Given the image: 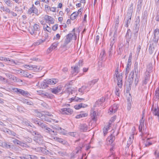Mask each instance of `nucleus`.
<instances>
[{
  "instance_id": "f257e3e1",
  "label": "nucleus",
  "mask_w": 159,
  "mask_h": 159,
  "mask_svg": "<svg viewBox=\"0 0 159 159\" xmlns=\"http://www.w3.org/2000/svg\"><path fill=\"white\" fill-rule=\"evenodd\" d=\"M68 92L69 94V95L70 96L71 95L73 94V96L74 97H72L69 99V100L71 101L74 102H81L84 100V99L83 98H80L78 97H76V92L74 90H72L70 89H68Z\"/></svg>"
},
{
  "instance_id": "f03ea898",
  "label": "nucleus",
  "mask_w": 159,
  "mask_h": 159,
  "mask_svg": "<svg viewBox=\"0 0 159 159\" xmlns=\"http://www.w3.org/2000/svg\"><path fill=\"white\" fill-rule=\"evenodd\" d=\"M75 30V29H74L72 31V33L69 34L66 36L64 43L65 45L69 43L72 39H73L75 40L76 39L77 36L76 34L74 33Z\"/></svg>"
},
{
  "instance_id": "7ed1b4c3",
  "label": "nucleus",
  "mask_w": 159,
  "mask_h": 159,
  "mask_svg": "<svg viewBox=\"0 0 159 159\" xmlns=\"http://www.w3.org/2000/svg\"><path fill=\"white\" fill-rule=\"evenodd\" d=\"M118 69L116 70L115 74L114 75L115 79L117 80V84L118 86L120 88H121L122 85V76L121 74H120L118 71Z\"/></svg>"
},
{
  "instance_id": "20e7f679",
  "label": "nucleus",
  "mask_w": 159,
  "mask_h": 159,
  "mask_svg": "<svg viewBox=\"0 0 159 159\" xmlns=\"http://www.w3.org/2000/svg\"><path fill=\"white\" fill-rule=\"evenodd\" d=\"M25 68L29 70H33L35 72H39L42 70L43 67L39 66L32 65H25L23 66Z\"/></svg>"
},
{
  "instance_id": "39448f33",
  "label": "nucleus",
  "mask_w": 159,
  "mask_h": 159,
  "mask_svg": "<svg viewBox=\"0 0 159 159\" xmlns=\"http://www.w3.org/2000/svg\"><path fill=\"white\" fill-rule=\"evenodd\" d=\"M40 27L39 25L35 24H34L33 28L30 31V33L31 34H34L35 35L38 34H39Z\"/></svg>"
},
{
  "instance_id": "423d86ee",
  "label": "nucleus",
  "mask_w": 159,
  "mask_h": 159,
  "mask_svg": "<svg viewBox=\"0 0 159 159\" xmlns=\"http://www.w3.org/2000/svg\"><path fill=\"white\" fill-rule=\"evenodd\" d=\"M59 112L62 114L70 115L72 113V110L69 108H62L59 110Z\"/></svg>"
},
{
  "instance_id": "0eeeda50",
  "label": "nucleus",
  "mask_w": 159,
  "mask_h": 159,
  "mask_svg": "<svg viewBox=\"0 0 159 159\" xmlns=\"http://www.w3.org/2000/svg\"><path fill=\"white\" fill-rule=\"evenodd\" d=\"M153 108L152 111L153 114L157 117L158 119V121L159 122V108L157 105H155L154 107V105H153Z\"/></svg>"
},
{
  "instance_id": "6e6552de",
  "label": "nucleus",
  "mask_w": 159,
  "mask_h": 159,
  "mask_svg": "<svg viewBox=\"0 0 159 159\" xmlns=\"http://www.w3.org/2000/svg\"><path fill=\"white\" fill-rule=\"evenodd\" d=\"M118 108V105L117 104H114L109 108L108 113L109 114H112L116 111Z\"/></svg>"
},
{
  "instance_id": "1a4fd4ad",
  "label": "nucleus",
  "mask_w": 159,
  "mask_h": 159,
  "mask_svg": "<svg viewBox=\"0 0 159 159\" xmlns=\"http://www.w3.org/2000/svg\"><path fill=\"white\" fill-rule=\"evenodd\" d=\"M105 99L104 98L102 97L98 99L95 102L94 105L95 107H101L103 105Z\"/></svg>"
},
{
  "instance_id": "9d476101",
  "label": "nucleus",
  "mask_w": 159,
  "mask_h": 159,
  "mask_svg": "<svg viewBox=\"0 0 159 159\" xmlns=\"http://www.w3.org/2000/svg\"><path fill=\"white\" fill-rule=\"evenodd\" d=\"M72 69L71 72L73 75H75L79 72L80 67L78 65H75L73 67H72Z\"/></svg>"
},
{
  "instance_id": "9b49d317",
  "label": "nucleus",
  "mask_w": 159,
  "mask_h": 159,
  "mask_svg": "<svg viewBox=\"0 0 159 159\" xmlns=\"http://www.w3.org/2000/svg\"><path fill=\"white\" fill-rule=\"evenodd\" d=\"M90 89V87L87 84V86H84L81 87V88L79 89V91L82 93H84L89 91Z\"/></svg>"
},
{
  "instance_id": "f8f14e48",
  "label": "nucleus",
  "mask_w": 159,
  "mask_h": 159,
  "mask_svg": "<svg viewBox=\"0 0 159 159\" xmlns=\"http://www.w3.org/2000/svg\"><path fill=\"white\" fill-rule=\"evenodd\" d=\"M134 73L136 77H139L140 69L139 68L138 62H135Z\"/></svg>"
},
{
  "instance_id": "ddd939ff",
  "label": "nucleus",
  "mask_w": 159,
  "mask_h": 159,
  "mask_svg": "<svg viewBox=\"0 0 159 159\" xmlns=\"http://www.w3.org/2000/svg\"><path fill=\"white\" fill-rule=\"evenodd\" d=\"M44 19L49 24H53L54 23V19L51 16L48 15H45L44 17Z\"/></svg>"
},
{
  "instance_id": "4468645a",
  "label": "nucleus",
  "mask_w": 159,
  "mask_h": 159,
  "mask_svg": "<svg viewBox=\"0 0 159 159\" xmlns=\"http://www.w3.org/2000/svg\"><path fill=\"white\" fill-rule=\"evenodd\" d=\"M11 143L6 141L3 142L0 141V146L5 148H10L11 147Z\"/></svg>"
},
{
  "instance_id": "2eb2a0df",
  "label": "nucleus",
  "mask_w": 159,
  "mask_h": 159,
  "mask_svg": "<svg viewBox=\"0 0 159 159\" xmlns=\"http://www.w3.org/2000/svg\"><path fill=\"white\" fill-rule=\"evenodd\" d=\"M58 44V42L53 43L51 46L48 49L47 52L49 53L52 52L53 50L56 49Z\"/></svg>"
},
{
  "instance_id": "dca6fc26",
  "label": "nucleus",
  "mask_w": 159,
  "mask_h": 159,
  "mask_svg": "<svg viewBox=\"0 0 159 159\" xmlns=\"http://www.w3.org/2000/svg\"><path fill=\"white\" fill-rule=\"evenodd\" d=\"M62 89V87L61 85L52 89L51 90L52 93L54 94H57L60 92Z\"/></svg>"
},
{
  "instance_id": "f3484780",
  "label": "nucleus",
  "mask_w": 159,
  "mask_h": 159,
  "mask_svg": "<svg viewBox=\"0 0 159 159\" xmlns=\"http://www.w3.org/2000/svg\"><path fill=\"white\" fill-rule=\"evenodd\" d=\"M88 126L85 124L80 125V129L82 132H86L88 130H90Z\"/></svg>"
},
{
  "instance_id": "a211bd4d",
  "label": "nucleus",
  "mask_w": 159,
  "mask_h": 159,
  "mask_svg": "<svg viewBox=\"0 0 159 159\" xmlns=\"http://www.w3.org/2000/svg\"><path fill=\"white\" fill-rule=\"evenodd\" d=\"M58 82V80L56 79H49L46 80V83L48 84L51 85L55 84Z\"/></svg>"
},
{
  "instance_id": "6ab92c4d",
  "label": "nucleus",
  "mask_w": 159,
  "mask_h": 159,
  "mask_svg": "<svg viewBox=\"0 0 159 159\" xmlns=\"http://www.w3.org/2000/svg\"><path fill=\"white\" fill-rule=\"evenodd\" d=\"M115 139V136L111 134L110 136L108 137L107 141L109 144H111L113 142Z\"/></svg>"
},
{
  "instance_id": "aec40b11",
  "label": "nucleus",
  "mask_w": 159,
  "mask_h": 159,
  "mask_svg": "<svg viewBox=\"0 0 159 159\" xmlns=\"http://www.w3.org/2000/svg\"><path fill=\"white\" fill-rule=\"evenodd\" d=\"M110 124L111 123L110 122L109 123V124H108L107 126H105L103 129V132L104 135H105L107 133V131L109 129Z\"/></svg>"
},
{
  "instance_id": "412c9836",
  "label": "nucleus",
  "mask_w": 159,
  "mask_h": 159,
  "mask_svg": "<svg viewBox=\"0 0 159 159\" xmlns=\"http://www.w3.org/2000/svg\"><path fill=\"white\" fill-rule=\"evenodd\" d=\"M154 36L155 39L158 41L159 37V30L158 29H156L154 31Z\"/></svg>"
},
{
  "instance_id": "4be33fe9",
  "label": "nucleus",
  "mask_w": 159,
  "mask_h": 159,
  "mask_svg": "<svg viewBox=\"0 0 159 159\" xmlns=\"http://www.w3.org/2000/svg\"><path fill=\"white\" fill-rule=\"evenodd\" d=\"M87 105L83 104L82 103H80L74 106V108L76 109H79L81 107H87Z\"/></svg>"
},
{
  "instance_id": "5701e85b",
  "label": "nucleus",
  "mask_w": 159,
  "mask_h": 159,
  "mask_svg": "<svg viewBox=\"0 0 159 159\" xmlns=\"http://www.w3.org/2000/svg\"><path fill=\"white\" fill-rule=\"evenodd\" d=\"M131 36V32L130 30H128L127 33L126 34V38L127 41L128 42L130 39Z\"/></svg>"
},
{
  "instance_id": "b1692460",
  "label": "nucleus",
  "mask_w": 159,
  "mask_h": 159,
  "mask_svg": "<svg viewBox=\"0 0 159 159\" xmlns=\"http://www.w3.org/2000/svg\"><path fill=\"white\" fill-rule=\"evenodd\" d=\"M132 53L130 54L129 59L128 61V63L126 66V67H130L131 65V60L132 59Z\"/></svg>"
},
{
  "instance_id": "393cba45",
  "label": "nucleus",
  "mask_w": 159,
  "mask_h": 159,
  "mask_svg": "<svg viewBox=\"0 0 159 159\" xmlns=\"http://www.w3.org/2000/svg\"><path fill=\"white\" fill-rule=\"evenodd\" d=\"M98 81V80L97 79L93 80H92L89 81L88 83V85L91 88V86H92L96 83H97Z\"/></svg>"
},
{
  "instance_id": "a878e982",
  "label": "nucleus",
  "mask_w": 159,
  "mask_h": 159,
  "mask_svg": "<svg viewBox=\"0 0 159 159\" xmlns=\"http://www.w3.org/2000/svg\"><path fill=\"white\" fill-rule=\"evenodd\" d=\"M149 50V52L150 54H152L155 52V49L153 44L150 45Z\"/></svg>"
},
{
  "instance_id": "bb28decb",
  "label": "nucleus",
  "mask_w": 159,
  "mask_h": 159,
  "mask_svg": "<svg viewBox=\"0 0 159 159\" xmlns=\"http://www.w3.org/2000/svg\"><path fill=\"white\" fill-rule=\"evenodd\" d=\"M91 116L92 119L94 120L96 116V112L93 110H92L91 112Z\"/></svg>"
},
{
  "instance_id": "cd10ccee",
  "label": "nucleus",
  "mask_w": 159,
  "mask_h": 159,
  "mask_svg": "<svg viewBox=\"0 0 159 159\" xmlns=\"http://www.w3.org/2000/svg\"><path fill=\"white\" fill-rule=\"evenodd\" d=\"M45 81L42 82L40 83V86L42 89H45L48 86V84L46 83V80Z\"/></svg>"
},
{
  "instance_id": "c85d7f7f",
  "label": "nucleus",
  "mask_w": 159,
  "mask_h": 159,
  "mask_svg": "<svg viewBox=\"0 0 159 159\" xmlns=\"http://www.w3.org/2000/svg\"><path fill=\"white\" fill-rule=\"evenodd\" d=\"M77 13L76 12H74L71 15L70 19L72 20H75L78 15Z\"/></svg>"
},
{
  "instance_id": "c756f323",
  "label": "nucleus",
  "mask_w": 159,
  "mask_h": 159,
  "mask_svg": "<svg viewBox=\"0 0 159 159\" xmlns=\"http://www.w3.org/2000/svg\"><path fill=\"white\" fill-rule=\"evenodd\" d=\"M32 6L33 9V13H34L37 16H38L39 15V13L38 9L35 7L34 5H33Z\"/></svg>"
},
{
  "instance_id": "7c9ffc66",
  "label": "nucleus",
  "mask_w": 159,
  "mask_h": 159,
  "mask_svg": "<svg viewBox=\"0 0 159 159\" xmlns=\"http://www.w3.org/2000/svg\"><path fill=\"white\" fill-rule=\"evenodd\" d=\"M54 139L60 143H61L63 144H65L66 143V142L65 141L62 139L58 137H56Z\"/></svg>"
},
{
  "instance_id": "2f4dec72",
  "label": "nucleus",
  "mask_w": 159,
  "mask_h": 159,
  "mask_svg": "<svg viewBox=\"0 0 159 159\" xmlns=\"http://www.w3.org/2000/svg\"><path fill=\"white\" fill-rule=\"evenodd\" d=\"M43 112L42 113L38 112L37 114V116L42 119H43L44 117V114Z\"/></svg>"
},
{
  "instance_id": "473e14b6",
  "label": "nucleus",
  "mask_w": 159,
  "mask_h": 159,
  "mask_svg": "<svg viewBox=\"0 0 159 159\" xmlns=\"http://www.w3.org/2000/svg\"><path fill=\"white\" fill-rule=\"evenodd\" d=\"M52 128L54 129H55L56 130L60 132H62V130H64V129H62L61 127L56 125L52 126Z\"/></svg>"
},
{
  "instance_id": "72a5a7b5",
  "label": "nucleus",
  "mask_w": 159,
  "mask_h": 159,
  "mask_svg": "<svg viewBox=\"0 0 159 159\" xmlns=\"http://www.w3.org/2000/svg\"><path fill=\"white\" fill-rule=\"evenodd\" d=\"M46 132H48L49 133L52 134V133H54V131L53 130H52V129H51L50 128L47 127L46 128L45 130Z\"/></svg>"
},
{
  "instance_id": "f704fd0d",
  "label": "nucleus",
  "mask_w": 159,
  "mask_h": 159,
  "mask_svg": "<svg viewBox=\"0 0 159 159\" xmlns=\"http://www.w3.org/2000/svg\"><path fill=\"white\" fill-rule=\"evenodd\" d=\"M46 132H48L49 133L52 134V133H54V131L53 130H52V129H51L50 128L47 127L46 128L45 130Z\"/></svg>"
},
{
  "instance_id": "c9c22d12",
  "label": "nucleus",
  "mask_w": 159,
  "mask_h": 159,
  "mask_svg": "<svg viewBox=\"0 0 159 159\" xmlns=\"http://www.w3.org/2000/svg\"><path fill=\"white\" fill-rule=\"evenodd\" d=\"M152 143L149 141V139H147L146 143L144 144V146L145 147H147L152 145Z\"/></svg>"
},
{
  "instance_id": "e433bc0d",
  "label": "nucleus",
  "mask_w": 159,
  "mask_h": 159,
  "mask_svg": "<svg viewBox=\"0 0 159 159\" xmlns=\"http://www.w3.org/2000/svg\"><path fill=\"white\" fill-rule=\"evenodd\" d=\"M45 120L47 121L51 122L57 123L58 122V121L56 119H53L52 118H51L50 119H48H48H45Z\"/></svg>"
},
{
  "instance_id": "4c0bfd02",
  "label": "nucleus",
  "mask_w": 159,
  "mask_h": 159,
  "mask_svg": "<svg viewBox=\"0 0 159 159\" xmlns=\"http://www.w3.org/2000/svg\"><path fill=\"white\" fill-rule=\"evenodd\" d=\"M38 124L42 128L44 129V130L47 128V126H45V125L43 123L39 122L38 123Z\"/></svg>"
},
{
  "instance_id": "58836bf2",
  "label": "nucleus",
  "mask_w": 159,
  "mask_h": 159,
  "mask_svg": "<svg viewBox=\"0 0 159 159\" xmlns=\"http://www.w3.org/2000/svg\"><path fill=\"white\" fill-rule=\"evenodd\" d=\"M44 8L45 11H46L47 13H48L50 11V7L47 5H45L44 6Z\"/></svg>"
},
{
  "instance_id": "ea45409f",
  "label": "nucleus",
  "mask_w": 159,
  "mask_h": 159,
  "mask_svg": "<svg viewBox=\"0 0 159 159\" xmlns=\"http://www.w3.org/2000/svg\"><path fill=\"white\" fill-rule=\"evenodd\" d=\"M132 12L128 11L126 17L128 19H131Z\"/></svg>"
},
{
  "instance_id": "a19ab883",
  "label": "nucleus",
  "mask_w": 159,
  "mask_h": 159,
  "mask_svg": "<svg viewBox=\"0 0 159 159\" xmlns=\"http://www.w3.org/2000/svg\"><path fill=\"white\" fill-rule=\"evenodd\" d=\"M134 137V135H132L131 136H130L129 138V140L127 142V145H129L132 143V139H133Z\"/></svg>"
},
{
  "instance_id": "79ce46f5",
  "label": "nucleus",
  "mask_w": 159,
  "mask_h": 159,
  "mask_svg": "<svg viewBox=\"0 0 159 159\" xmlns=\"http://www.w3.org/2000/svg\"><path fill=\"white\" fill-rule=\"evenodd\" d=\"M133 4L131 3L130 4V6L128 8V11L133 12Z\"/></svg>"
},
{
  "instance_id": "37998d69",
  "label": "nucleus",
  "mask_w": 159,
  "mask_h": 159,
  "mask_svg": "<svg viewBox=\"0 0 159 159\" xmlns=\"http://www.w3.org/2000/svg\"><path fill=\"white\" fill-rule=\"evenodd\" d=\"M115 93L116 95L118 96H120V89L119 88L116 87V90L115 91Z\"/></svg>"
},
{
  "instance_id": "c03bdc74",
  "label": "nucleus",
  "mask_w": 159,
  "mask_h": 159,
  "mask_svg": "<svg viewBox=\"0 0 159 159\" xmlns=\"http://www.w3.org/2000/svg\"><path fill=\"white\" fill-rule=\"evenodd\" d=\"M23 102L25 104L30 105H32L33 104V103L32 102L29 101L28 100H24Z\"/></svg>"
},
{
  "instance_id": "a18cd8bd",
  "label": "nucleus",
  "mask_w": 159,
  "mask_h": 159,
  "mask_svg": "<svg viewBox=\"0 0 159 159\" xmlns=\"http://www.w3.org/2000/svg\"><path fill=\"white\" fill-rule=\"evenodd\" d=\"M155 96L157 99L159 98V89H157L155 91Z\"/></svg>"
},
{
  "instance_id": "49530a36",
  "label": "nucleus",
  "mask_w": 159,
  "mask_h": 159,
  "mask_svg": "<svg viewBox=\"0 0 159 159\" xmlns=\"http://www.w3.org/2000/svg\"><path fill=\"white\" fill-rule=\"evenodd\" d=\"M110 41H111L110 44H111L112 45H114V43L115 42V41H116L115 37L114 36H113L112 38H111V39Z\"/></svg>"
},
{
  "instance_id": "de8ad7c7",
  "label": "nucleus",
  "mask_w": 159,
  "mask_h": 159,
  "mask_svg": "<svg viewBox=\"0 0 159 159\" xmlns=\"http://www.w3.org/2000/svg\"><path fill=\"white\" fill-rule=\"evenodd\" d=\"M130 19H128L127 18V20L125 22V26L126 27H128L130 22Z\"/></svg>"
},
{
  "instance_id": "09e8293b",
  "label": "nucleus",
  "mask_w": 159,
  "mask_h": 159,
  "mask_svg": "<svg viewBox=\"0 0 159 159\" xmlns=\"http://www.w3.org/2000/svg\"><path fill=\"white\" fill-rule=\"evenodd\" d=\"M5 3L8 6L11 7L12 6V3L8 0L4 1Z\"/></svg>"
},
{
  "instance_id": "8fccbe9b",
  "label": "nucleus",
  "mask_w": 159,
  "mask_h": 159,
  "mask_svg": "<svg viewBox=\"0 0 159 159\" xmlns=\"http://www.w3.org/2000/svg\"><path fill=\"white\" fill-rule=\"evenodd\" d=\"M152 67L151 65H149L148 66L147 69V71L150 72L152 69Z\"/></svg>"
},
{
  "instance_id": "3c124183",
  "label": "nucleus",
  "mask_w": 159,
  "mask_h": 159,
  "mask_svg": "<svg viewBox=\"0 0 159 159\" xmlns=\"http://www.w3.org/2000/svg\"><path fill=\"white\" fill-rule=\"evenodd\" d=\"M12 78L13 80L14 81H16V82H20V81L22 82V80H20L18 79L16 77L14 76L12 77Z\"/></svg>"
},
{
  "instance_id": "603ef678",
  "label": "nucleus",
  "mask_w": 159,
  "mask_h": 159,
  "mask_svg": "<svg viewBox=\"0 0 159 159\" xmlns=\"http://www.w3.org/2000/svg\"><path fill=\"white\" fill-rule=\"evenodd\" d=\"M149 79V78L148 77H144V80L143 81V83L145 84H146Z\"/></svg>"
},
{
  "instance_id": "864d4df0",
  "label": "nucleus",
  "mask_w": 159,
  "mask_h": 159,
  "mask_svg": "<svg viewBox=\"0 0 159 159\" xmlns=\"http://www.w3.org/2000/svg\"><path fill=\"white\" fill-rule=\"evenodd\" d=\"M7 60H8V58L0 57V60L1 61H7Z\"/></svg>"
},
{
  "instance_id": "5fc2aeb1",
  "label": "nucleus",
  "mask_w": 159,
  "mask_h": 159,
  "mask_svg": "<svg viewBox=\"0 0 159 159\" xmlns=\"http://www.w3.org/2000/svg\"><path fill=\"white\" fill-rule=\"evenodd\" d=\"M18 145H20L21 146H23V147H26L27 146V145L26 144L23 143L22 142L19 141V142Z\"/></svg>"
},
{
  "instance_id": "6e6d98bb",
  "label": "nucleus",
  "mask_w": 159,
  "mask_h": 159,
  "mask_svg": "<svg viewBox=\"0 0 159 159\" xmlns=\"http://www.w3.org/2000/svg\"><path fill=\"white\" fill-rule=\"evenodd\" d=\"M20 94L23 95H27L29 93L28 92L25 91L23 90H21V91H20Z\"/></svg>"
},
{
  "instance_id": "4d7b16f0",
  "label": "nucleus",
  "mask_w": 159,
  "mask_h": 159,
  "mask_svg": "<svg viewBox=\"0 0 159 159\" xmlns=\"http://www.w3.org/2000/svg\"><path fill=\"white\" fill-rule=\"evenodd\" d=\"M44 28L46 30L48 31V32H51V29L50 27H49L48 26V25H46V27H45V26H44Z\"/></svg>"
},
{
  "instance_id": "13d9d810",
  "label": "nucleus",
  "mask_w": 159,
  "mask_h": 159,
  "mask_svg": "<svg viewBox=\"0 0 159 159\" xmlns=\"http://www.w3.org/2000/svg\"><path fill=\"white\" fill-rule=\"evenodd\" d=\"M143 123H140L139 126V130L140 132L142 131L143 129Z\"/></svg>"
},
{
  "instance_id": "bf43d9fd",
  "label": "nucleus",
  "mask_w": 159,
  "mask_h": 159,
  "mask_svg": "<svg viewBox=\"0 0 159 159\" xmlns=\"http://www.w3.org/2000/svg\"><path fill=\"white\" fill-rule=\"evenodd\" d=\"M33 13V9L32 7L29 9L28 11V13L29 14H31L32 13Z\"/></svg>"
},
{
  "instance_id": "052dcab7",
  "label": "nucleus",
  "mask_w": 159,
  "mask_h": 159,
  "mask_svg": "<svg viewBox=\"0 0 159 159\" xmlns=\"http://www.w3.org/2000/svg\"><path fill=\"white\" fill-rule=\"evenodd\" d=\"M13 70L16 73H22V71H23V70H22L21 69H19V70H16V69H14Z\"/></svg>"
},
{
  "instance_id": "680f3d73",
  "label": "nucleus",
  "mask_w": 159,
  "mask_h": 159,
  "mask_svg": "<svg viewBox=\"0 0 159 159\" xmlns=\"http://www.w3.org/2000/svg\"><path fill=\"white\" fill-rule=\"evenodd\" d=\"M43 113H44V115H47V116H53L52 115V114L51 113H50L48 111L43 112Z\"/></svg>"
},
{
  "instance_id": "e2e57ef3",
  "label": "nucleus",
  "mask_w": 159,
  "mask_h": 159,
  "mask_svg": "<svg viewBox=\"0 0 159 159\" xmlns=\"http://www.w3.org/2000/svg\"><path fill=\"white\" fill-rule=\"evenodd\" d=\"M155 155L157 157H159V150H156V151L155 152Z\"/></svg>"
},
{
  "instance_id": "0e129e2a",
  "label": "nucleus",
  "mask_w": 159,
  "mask_h": 159,
  "mask_svg": "<svg viewBox=\"0 0 159 159\" xmlns=\"http://www.w3.org/2000/svg\"><path fill=\"white\" fill-rule=\"evenodd\" d=\"M58 28V25H54L52 27V29L54 30V31H56V30H57V29Z\"/></svg>"
},
{
  "instance_id": "69168bd1",
  "label": "nucleus",
  "mask_w": 159,
  "mask_h": 159,
  "mask_svg": "<svg viewBox=\"0 0 159 159\" xmlns=\"http://www.w3.org/2000/svg\"><path fill=\"white\" fill-rule=\"evenodd\" d=\"M4 11L6 12V13H10V10L7 7H5V9H4Z\"/></svg>"
},
{
  "instance_id": "338daca9",
  "label": "nucleus",
  "mask_w": 159,
  "mask_h": 159,
  "mask_svg": "<svg viewBox=\"0 0 159 159\" xmlns=\"http://www.w3.org/2000/svg\"><path fill=\"white\" fill-rule=\"evenodd\" d=\"M56 8L54 7H50V11H52L53 12H56Z\"/></svg>"
},
{
  "instance_id": "774afa93",
  "label": "nucleus",
  "mask_w": 159,
  "mask_h": 159,
  "mask_svg": "<svg viewBox=\"0 0 159 159\" xmlns=\"http://www.w3.org/2000/svg\"><path fill=\"white\" fill-rule=\"evenodd\" d=\"M81 115V116L82 117H84L87 116L88 114L87 113H81L80 114Z\"/></svg>"
}]
</instances>
